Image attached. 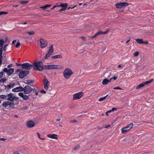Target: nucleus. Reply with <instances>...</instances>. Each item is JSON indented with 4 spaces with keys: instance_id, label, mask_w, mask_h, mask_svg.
<instances>
[{
    "instance_id": "8",
    "label": "nucleus",
    "mask_w": 154,
    "mask_h": 154,
    "mask_svg": "<svg viewBox=\"0 0 154 154\" xmlns=\"http://www.w3.org/2000/svg\"><path fill=\"white\" fill-rule=\"evenodd\" d=\"M128 5V4L127 2H120L115 4V6L117 8H121L125 7Z\"/></svg>"
},
{
    "instance_id": "64",
    "label": "nucleus",
    "mask_w": 154,
    "mask_h": 154,
    "mask_svg": "<svg viewBox=\"0 0 154 154\" xmlns=\"http://www.w3.org/2000/svg\"><path fill=\"white\" fill-rule=\"evenodd\" d=\"M60 119H57V122L60 121Z\"/></svg>"
},
{
    "instance_id": "4",
    "label": "nucleus",
    "mask_w": 154,
    "mask_h": 154,
    "mask_svg": "<svg viewBox=\"0 0 154 154\" xmlns=\"http://www.w3.org/2000/svg\"><path fill=\"white\" fill-rule=\"evenodd\" d=\"M8 98L7 100L11 102H13L14 100L17 101L19 99V98L17 97L13 96L12 93H10L7 95Z\"/></svg>"
},
{
    "instance_id": "26",
    "label": "nucleus",
    "mask_w": 154,
    "mask_h": 154,
    "mask_svg": "<svg viewBox=\"0 0 154 154\" xmlns=\"http://www.w3.org/2000/svg\"><path fill=\"white\" fill-rule=\"evenodd\" d=\"M62 55L60 54L57 55L53 56L51 57V58L52 59H57V58H62Z\"/></svg>"
},
{
    "instance_id": "19",
    "label": "nucleus",
    "mask_w": 154,
    "mask_h": 154,
    "mask_svg": "<svg viewBox=\"0 0 154 154\" xmlns=\"http://www.w3.org/2000/svg\"><path fill=\"white\" fill-rule=\"evenodd\" d=\"M23 88L21 86L17 87L12 89L13 92H17L23 91Z\"/></svg>"
},
{
    "instance_id": "3",
    "label": "nucleus",
    "mask_w": 154,
    "mask_h": 154,
    "mask_svg": "<svg viewBox=\"0 0 154 154\" xmlns=\"http://www.w3.org/2000/svg\"><path fill=\"white\" fill-rule=\"evenodd\" d=\"M133 124L132 123H131L126 127L122 128L121 129V132L122 133H125L129 131L133 127Z\"/></svg>"
},
{
    "instance_id": "12",
    "label": "nucleus",
    "mask_w": 154,
    "mask_h": 154,
    "mask_svg": "<svg viewBox=\"0 0 154 154\" xmlns=\"http://www.w3.org/2000/svg\"><path fill=\"white\" fill-rule=\"evenodd\" d=\"M136 42L138 44H144L147 45L148 44V41H143L142 38H137L135 39Z\"/></svg>"
},
{
    "instance_id": "56",
    "label": "nucleus",
    "mask_w": 154,
    "mask_h": 154,
    "mask_svg": "<svg viewBox=\"0 0 154 154\" xmlns=\"http://www.w3.org/2000/svg\"><path fill=\"white\" fill-rule=\"evenodd\" d=\"M22 64H19V63H17V66H22Z\"/></svg>"
},
{
    "instance_id": "63",
    "label": "nucleus",
    "mask_w": 154,
    "mask_h": 154,
    "mask_svg": "<svg viewBox=\"0 0 154 154\" xmlns=\"http://www.w3.org/2000/svg\"><path fill=\"white\" fill-rule=\"evenodd\" d=\"M76 122V121L75 120H73L72 121H71V122Z\"/></svg>"
},
{
    "instance_id": "50",
    "label": "nucleus",
    "mask_w": 154,
    "mask_h": 154,
    "mask_svg": "<svg viewBox=\"0 0 154 154\" xmlns=\"http://www.w3.org/2000/svg\"><path fill=\"white\" fill-rule=\"evenodd\" d=\"M2 55H1V56L0 55V65L1 64V63L2 62Z\"/></svg>"
},
{
    "instance_id": "45",
    "label": "nucleus",
    "mask_w": 154,
    "mask_h": 154,
    "mask_svg": "<svg viewBox=\"0 0 154 154\" xmlns=\"http://www.w3.org/2000/svg\"><path fill=\"white\" fill-rule=\"evenodd\" d=\"M117 78V77H116V76H114L112 78L110 79H111V80H112V79H113L114 80H116Z\"/></svg>"
},
{
    "instance_id": "25",
    "label": "nucleus",
    "mask_w": 154,
    "mask_h": 154,
    "mask_svg": "<svg viewBox=\"0 0 154 154\" xmlns=\"http://www.w3.org/2000/svg\"><path fill=\"white\" fill-rule=\"evenodd\" d=\"M111 81V79H110L109 80H108L107 79H104L102 82V83L103 85H106L109 82H110Z\"/></svg>"
},
{
    "instance_id": "30",
    "label": "nucleus",
    "mask_w": 154,
    "mask_h": 154,
    "mask_svg": "<svg viewBox=\"0 0 154 154\" xmlns=\"http://www.w3.org/2000/svg\"><path fill=\"white\" fill-rule=\"evenodd\" d=\"M14 103L12 102H10V105H9V108H11V109H13L14 108Z\"/></svg>"
},
{
    "instance_id": "16",
    "label": "nucleus",
    "mask_w": 154,
    "mask_h": 154,
    "mask_svg": "<svg viewBox=\"0 0 154 154\" xmlns=\"http://www.w3.org/2000/svg\"><path fill=\"white\" fill-rule=\"evenodd\" d=\"M10 102L8 101H5L3 102L2 104V106L5 108L8 109Z\"/></svg>"
},
{
    "instance_id": "31",
    "label": "nucleus",
    "mask_w": 154,
    "mask_h": 154,
    "mask_svg": "<svg viewBox=\"0 0 154 154\" xmlns=\"http://www.w3.org/2000/svg\"><path fill=\"white\" fill-rule=\"evenodd\" d=\"M108 96V95H107L106 96H105L104 97H101V98H100L99 99L98 101H103V100H104Z\"/></svg>"
},
{
    "instance_id": "27",
    "label": "nucleus",
    "mask_w": 154,
    "mask_h": 154,
    "mask_svg": "<svg viewBox=\"0 0 154 154\" xmlns=\"http://www.w3.org/2000/svg\"><path fill=\"white\" fill-rule=\"evenodd\" d=\"M57 7H62V8H67V3H65L64 4L60 3V4L57 5Z\"/></svg>"
},
{
    "instance_id": "21",
    "label": "nucleus",
    "mask_w": 154,
    "mask_h": 154,
    "mask_svg": "<svg viewBox=\"0 0 154 154\" xmlns=\"http://www.w3.org/2000/svg\"><path fill=\"white\" fill-rule=\"evenodd\" d=\"M63 68V67L62 65L53 64V69H61Z\"/></svg>"
},
{
    "instance_id": "5",
    "label": "nucleus",
    "mask_w": 154,
    "mask_h": 154,
    "mask_svg": "<svg viewBox=\"0 0 154 154\" xmlns=\"http://www.w3.org/2000/svg\"><path fill=\"white\" fill-rule=\"evenodd\" d=\"M40 46L42 48L46 47L48 45V42L43 38H41L39 40Z\"/></svg>"
},
{
    "instance_id": "24",
    "label": "nucleus",
    "mask_w": 154,
    "mask_h": 154,
    "mask_svg": "<svg viewBox=\"0 0 154 154\" xmlns=\"http://www.w3.org/2000/svg\"><path fill=\"white\" fill-rule=\"evenodd\" d=\"M54 52L53 45H51L49 48V49L47 53L52 55Z\"/></svg>"
},
{
    "instance_id": "18",
    "label": "nucleus",
    "mask_w": 154,
    "mask_h": 154,
    "mask_svg": "<svg viewBox=\"0 0 154 154\" xmlns=\"http://www.w3.org/2000/svg\"><path fill=\"white\" fill-rule=\"evenodd\" d=\"M47 136L49 138L53 139H58V135L55 134H47Z\"/></svg>"
},
{
    "instance_id": "58",
    "label": "nucleus",
    "mask_w": 154,
    "mask_h": 154,
    "mask_svg": "<svg viewBox=\"0 0 154 154\" xmlns=\"http://www.w3.org/2000/svg\"><path fill=\"white\" fill-rule=\"evenodd\" d=\"M0 140L3 141H4L5 140V139L4 138H0Z\"/></svg>"
},
{
    "instance_id": "51",
    "label": "nucleus",
    "mask_w": 154,
    "mask_h": 154,
    "mask_svg": "<svg viewBox=\"0 0 154 154\" xmlns=\"http://www.w3.org/2000/svg\"><path fill=\"white\" fill-rule=\"evenodd\" d=\"M46 7V8H47L51 6V5H48L47 4L45 5Z\"/></svg>"
},
{
    "instance_id": "61",
    "label": "nucleus",
    "mask_w": 154,
    "mask_h": 154,
    "mask_svg": "<svg viewBox=\"0 0 154 154\" xmlns=\"http://www.w3.org/2000/svg\"><path fill=\"white\" fill-rule=\"evenodd\" d=\"M35 95H37L38 94V92L37 91H36L35 93Z\"/></svg>"
},
{
    "instance_id": "32",
    "label": "nucleus",
    "mask_w": 154,
    "mask_h": 154,
    "mask_svg": "<svg viewBox=\"0 0 154 154\" xmlns=\"http://www.w3.org/2000/svg\"><path fill=\"white\" fill-rule=\"evenodd\" d=\"M153 81V79H151L150 80H149L146 82H143L144 84L145 85H147L148 84H149L150 82H152Z\"/></svg>"
},
{
    "instance_id": "7",
    "label": "nucleus",
    "mask_w": 154,
    "mask_h": 154,
    "mask_svg": "<svg viewBox=\"0 0 154 154\" xmlns=\"http://www.w3.org/2000/svg\"><path fill=\"white\" fill-rule=\"evenodd\" d=\"M32 91V89L31 87L29 85H26L23 88V91H24V93L26 94H29Z\"/></svg>"
},
{
    "instance_id": "14",
    "label": "nucleus",
    "mask_w": 154,
    "mask_h": 154,
    "mask_svg": "<svg viewBox=\"0 0 154 154\" xmlns=\"http://www.w3.org/2000/svg\"><path fill=\"white\" fill-rule=\"evenodd\" d=\"M4 41L3 39L0 40V55L2 54V49L4 43Z\"/></svg>"
},
{
    "instance_id": "13",
    "label": "nucleus",
    "mask_w": 154,
    "mask_h": 154,
    "mask_svg": "<svg viewBox=\"0 0 154 154\" xmlns=\"http://www.w3.org/2000/svg\"><path fill=\"white\" fill-rule=\"evenodd\" d=\"M44 85L45 89L47 90L49 88V82L47 79H45L44 80Z\"/></svg>"
},
{
    "instance_id": "41",
    "label": "nucleus",
    "mask_w": 154,
    "mask_h": 154,
    "mask_svg": "<svg viewBox=\"0 0 154 154\" xmlns=\"http://www.w3.org/2000/svg\"><path fill=\"white\" fill-rule=\"evenodd\" d=\"M66 8H62L61 9L59 10V12H61L62 11H64L66 9Z\"/></svg>"
},
{
    "instance_id": "35",
    "label": "nucleus",
    "mask_w": 154,
    "mask_h": 154,
    "mask_svg": "<svg viewBox=\"0 0 154 154\" xmlns=\"http://www.w3.org/2000/svg\"><path fill=\"white\" fill-rule=\"evenodd\" d=\"M7 97V96L2 95H0V99H5Z\"/></svg>"
},
{
    "instance_id": "43",
    "label": "nucleus",
    "mask_w": 154,
    "mask_h": 154,
    "mask_svg": "<svg viewBox=\"0 0 154 154\" xmlns=\"http://www.w3.org/2000/svg\"><path fill=\"white\" fill-rule=\"evenodd\" d=\"M20 44L19 42H17V44L15 45V47L16 48H18L19 46H20Z\"/></svg>"
},
{
    "instance_id": "28",
    "label": "nucleus",
    "mask_w": 154,
    "mask_h": 154,
    "mask_svg": "<svg viewBox=\"0 0 154 154\" xmlns=\"http://www.w3.org/2000/svg\"><path fill=\"white\" fill-rule=\"evenodd\" d=\"M33 82H34L33 80L28 79V80H26L25 81V84H29L30 83H33Z\"/></svg>"
},
{
    "instance_id": "39",
    "label": "nucleus",
    "mask_w": 154,
    "mask_h": 154,
    "mask_svg": "<svg viewBox=\"0 0 154 154\" xmlns=\"http://www.w3.org/2000/svg\"><path fill=\"white\" fill-rule=\"evenodd\" d=\"M8 46V44H5L4 46L3 47V49H2V50H3V51H5L6 50V47Z\"/></svg>"
},
{
    "instance_id": "29",
    "label": "nucleus",
    "mask_w": 154,
    "mask_h": 154,
    "mask_svg": "<svg viewBox=\"0 0 154 154\" xmlns=\"http://www.w3.org/2000/svg\"><path fill=\"white\" fill-rule=\"evenodd\" d=\"M145 86L144 84L143 83L140 84L138 85L136 87V89H138L142 87H144Z\"/></svg>"
},
{
    "instance_id": "9",
    "label": "nucleus",
    "mask_w": 154,
    "mask_h": 154,
    "mask_svg": "<svg viewBox=\"0 0 154 154\" xmlns=\"http://www.w3.org/2000/svg\"><path fill=\"white\" fill-rule=\"evenodd\" d=\"M22 69L29 70L32 68V65L31 64L26 63L22 64Z\"/></svg>"
},
{
    "instance_id": "10",
    "label": "nucleus",
    "mask_w": 154,
    "mask_h": 154,
    "mask_svg": "<svg viewBox=\"0 0 154 154\" xmlns=\"http://www.w3.org/2000/svg\"><path fill=\"white\" fill-rule=\"evenodd\" d=\"M3 72H6L8 75H10L12 74L14 72V69L13 68H10L8 69L7 68H5L3 70Z\"/></svg>"
},
{
    "instance_id": "48",
    "label": "nucleus",
    "mask_w": 154,
    "mask_h": 154,
    "mask_svg": "<svg viewBox=\"0 0 154 154\" xmlns=\"http://www.w3.org/2000/svg\"><path fill=\"white\" fill-rule=\"evenodd\" d=\"M114 89H122L121 88H120L119 87L117 86L114 88Z\"/></svg>"
},
{
    "instance_id": "37",
    "label": "nucleus",
    "mask_w": 154,
    "mask_h": 154,
    "mask_svg": "<svg viewBox=\"0 0 154 154\" xmlns=\"http://www.w3.org/2000/svg\"><path fill=\"white\" fill-rule=\"evenodd\" d=\"M139 52L137 51L136 52L133 54V56L134 57H137L139 55Z\"/></svg>"
},
{
    "instance_id": "57",
    "label": "nucleus",
    "mask_w": 154,
    "mask_h": 154,
    "mask_svg": "<svg viewBox=\"0 0 154 154\" xmlns=\"http://www.w3.org/2000/svg\"><path fill=\"white\" fill-rule=\"evenodd\" d=\"M16 42V40H14L12 42V44H14L15 43V42Z\"/></svg>"
},
{
    "instance_id": "53",
    "label": "nucleus",
    "mask_w": 154,
    "mask_h": 154,
    "mask_svg": "<svg viewBox=\"0 0 154 154\" xmlns=\"http://www.w3.org/2000/svg\"><path fill=\"white\" fill-rule=\"evenodd\" d=\"M57 7V5H55L53 6V8H52L51 9L53 10L56 7Z\"/></svg>"
},
{
    "instance_id": "34",
    "label": "nucleus",
    "mask_w": 154,
    "mask_h": 154,
    "mask_svg": "<svg viewBox=\"0 0 154 154\" xmlns=\"http://www.w3.org/2000/svg\"><path fill=\"white\" fill-rule=\"evenodd\" d=\"M7 79L6 78H2L0 79V82L5 83Z\"/></svg>"
},
{
    "instance_id": "40",
    "label": "nucleus",
    "mask_w": 154,
    "mask_h": 154,
    "mask_svg": "<svg viewBox=\"0 0 154 154\" xmlns=\"http://www.w3.org/2000/svg\"><path fill=\"white\" fill-rule=\"evenodd\" d=\"M37 134L38 136V137L40 139L42 140H45V138H42L40 137V136L38 132L37 133Z\"/></svg>"
},
{
    "instance_id": "44",
    "label": "nucleus",
    "mask_w": 154,
    "mask_h": 154,
    "mask_svg": "<svg viewBox=\"0 0 154 154\" xmlns=\"http://www.w3.org/2000/svg\"><path fill=\"white\" fill-rule=\"evenodd\" d=\"M40 92L42 93L45 94L46 93V91L44 90H42L40 91Z\"/></svg>"
},
{
    "instance_id": "15",
    "label": "nucleus",
    "mask_w": 154,
    "mask_h": 154,
    "mask_svg": "<svg viewBox=\"0 0 154 154\" xmlns=\"http://www.w3.org/2000/svg\"><path fill=\"white\" fill-rule=\"evenodd\" d=\"M35 125V123L32 120H29L27 122L26 126L28 128H32Z\"/></svg>"
},
{
    "instance_id": "42",
    "label": "nucleus",
    "mask_w": 154,
    "mask_h": 154,
    "mask_svg": "<svg viewBox=\"0 0 154 154\" xmlns=\"http://www.w3.org/2000/svg\"><path fill=\"white\" fill-rule=\"evenodd\" d=\"M7 13H8L7 12L1 11L0 12V15H3V14H7Z\"/></svg>"
},
{
    "instance_id": "49",
    "label": "nucleus",
    "mask_w": 154,
    "mask_h": 154,
    "mask_svg": "<svg viewBox=\"0 0 154 154\" xmlns=\"http://www.w3.org/2000/svg\"><path fill=\"white\" fill-rule=\"evenodd\" d=\"M3 75V72H0V78L2 77Z\"/></svg>"
},
{
    "instance_id": "60",
    "label": "nucleus",
    "mask_w": 154,
    "mask_h": 154,
    "mask_svg": "<svg viewBox=\"0 0 154 154\" xmlns=\"http://www.w3.org/2000/svg\"><path fill=\"white\" fill-rule=\"evenodd\" d=\"M118 66L119 68H120L121 67V64H119Z\"/></svg>"
},
{
    "instance_id": "6",
    "label": "nucleus",
    "mask_w": 154,
    "mask_h": 154,
    "mask_svg": "<svg viewBox=\"0 0 154 154\" xmlns=\"http://www.w3.org/2000/svg\"><path fill=\"white\" fill-rule=\"evenodd\" d=\"M84 95V93L82 92H79L73 95V100H75L80 99Z\"/></svg>"
},
{
    "instance_id": "46",
    "label": "nucleus",
    "mask_w": 154,
    "mask_h": 154,
    "mask_svg": "<svg viewBox=\"0 0 154 154\" xmlns=\"http://www.w3.org/2000/svg\"><path fill=\"white\" fill-rule=\"evenodd\" d=\"M79 146L77 145L74 148V150H76V149H79Z\"/></svg>"
},
{
    "instance_id": "59",
    "label": "nucleus",
    "mask_w": 154,
    "mask_h": 154,
    "mask_svg": "<svg viewBox=\"0 0 154 154\" xmlns=\"http://www.w3.org/2000/svg\"><path fill=\"white\" fill-rule=\"evenodd\" d=\"M110 126V125H109L106 126H105V128H108V127H109Z\"/></svg>"
},
{
    "instance_id": "17",
    "label": "nucleus",
    "mask_w": 154,
    "mask_h": 154,
    "mask_svg": "<svg viewBox=\"0 0 154 154\" xmlns=\"http://www.w3.org/2000/svg\"><path fill=\"white\" fill-rule=\"evenodd\" d=\"M109 32V30H107L105 32H103L102 31H99L97 33H96L94 35L92 36V38H94L100 34H107Z\"/></svg>"
},
{
    "instance_id": "55",
    "label": "nucleus",
    "mask_w": 154,
    "mask_h": 154,
    "mask_svg": "<svg viewBox=\"0 0 154 154\" xmlns=\"http://www.w3.org/2000/svg\"><path fill=\"white\" fill-rule=\"evenodd\" d=\"M75 7H73L72 8H71V7H69L68 8H67V9L68 10H69V9H72V8H75Z\"/></svg>"
},
{
    "instance_id": "23",
    "label": "nucleus",
    "mask_w": 154,
    "mask_h": 154,
    "mask_svg": "<svg viewBox=\"0 0 154 154\" xmlns=\"http://www.w3.org/2000/svg\"><path fill=\"white\" fill-rule=\"evenodd\" d=\"M14 85V83L10 84L5 86V89H6L9 90L13 88Z\"/></svg>"
},
{
    "instance_id": "62",
    "label": "nucleus",
    "mask_w": 154,
    "mask_h": 154,
    "mask_svg": "<svg viewBox=\"0 0 154 154\" xmlns=\"http://www.w3.org/2000/svg\"><path fill=\"white\" fill-rule=\"evenodd\" d=\"M13 154H19L17 152H15Z\"/></svg>"
},
{
    "instance_id": "1",
    "label": "nucleus",
    "mask_w": 154,
    "mask_h": 154,
    "mask_svg": "<svg viewBox=\"0 0 154 154\" xmlns=\"http://www.w3.org/2000/svg\"><path fill=\"white\" fill-rule=\"evenodd\" d=\"M32 65L33 69L36 70L41 71L44 69V66L43 63L41 61L35 62L33 63Z\"/></svg>"
},
{
    "instance_id": "20",
    "label": "nucleus",
    "mask_w": 154,
    "mask_h": 154,
    "mask_svg": "<svg viewBox=\"0 0 154 154\" xmlns=\"http://www.w3.org/2000/svg\"><path fill=\"white\" fill-rule=\"evenodd\" d=\"M19 95L22 97L23 99L25 100H27L29 98V97L26 95H24L22 93H19L18 94Z\"/></svg>"
},
{
    "instance_id": "47",
    "label": "nucleus",
    "mask_w": 154,
    "mask_h": 154,
    "mask_svg": "<svg viewBox=\"0 0 154 154\" xmlns=\"http://www.w3.org/2000/svg\"><path fill=\"white\" fill-rule=\"evenodd\" d=\"M40 8H42V9H46V6L45 5L44 6H42V7H40Z\"/></svg>"
},
{
    "instance_id": "22",
    "label": "nucleus",
    "mask_w": 154,
    "mask_h": 154,
    "mask_svg": "<svg viewBox=\"0 0 154 154\" xmlns=\"http://www.w3.org/2000/svg\"><path fill=\"white\" fill-rule=\"evenodd\" d=\"M44 69H53V65H47L44 66Z\"/></svg>"
},
{
    "instance_id": "33",
    "label": "nucleus",
    "mask_w": 154,
    "mask_h": 154,
    "mask_svg": "<svg viewBox=\"0 0 154 154\" xmlns=\"http://www.w3.org/2000/svg\"><path fill=\"white\" fill-rule=\"evenodd\" d=\"M51 55V54H48V53H47L45 57V58L46 59H47Z\"/></svg>"
},
{
    "instance_id": "52",
    "label": "nucleus",
    "mask_w": 154,
    "mask_h": 154,
    "mask_svg": "<svg viewBox=\"0 0 154 154\" xmlns=\"http://www.w3.org/2000/svg\"><path fill=\"white\" fill-rule=\"evenodd\" d=\"M12 65V64H10V65H8L7 66V67L8 68H10L11 67V66Z\"/></svg>"
},
{
    "instance_id": "2",
    "label": "nucleus",
    "mask_w": 154,
    "mask_h": 154,
    "mask_svg": "<svg viewBox=\"0 0 154 154\" xmlns=\"http://www.w3.org/2000/svg\"><path fill=\"white\" fill-rule=\"evenodd\" d=\"M73 74L72 71L68 68H66L63 72V76L66 79H69Z\"/></svg>"
},
{
    "instance_id": "54",
    "label": "nucleus",
    "mask_w": 154,
    "mask_h": 154,
    "mask_svg": "<svg viewBox=\"0 0 154 154\" xmlns=\"http://www.w3.org/2000/svg\"><path fill=\"white\" fill-rule=\"evenodd\" d=\"M116 108H114V107H113L112 108V109H111V111H113L114 110H116Z\"/></svg>"
},
{
    "instance_id": "36",
    "label": "nucleus",
    "mask_w": 154,
    "mask_h": 154,
    "mask_svg": "<svg viewBox=\"0 0 154 154\" xmlns=\"http://www.w3.org/2000/svg\"><path fill=\"white\" fill-rule=\"evenodd\" d=\"M28 1H21L20 2V3L22 5H25L28 3Z\"/></svg>"
},
{
    "instance_id": "38",
    "label": "nucleus",
    "mask_w": 154,
    "mask_h": 154,
    "mask_svg": "<svg viewBox=\"0 0 154 154\" xmlns=\"http://www.w3.org/2000/svg\"><path fill=\"white\" fill-rule=\"evenodd\" d=\"M27 33L29 35H33L35 34V33H34V32H33V31L28 32Z\"/></svg>"
},
{
    "instance_id": "11",
    "label": "nucleus",
    "mask_w": 154,
    "mask_h": 154,
    "mask_svg": "<svg viewBox=\"0 0 154 154\" xmlns=\"http://www.w3.org/2000/svg\"><path fill=\"white\" fill-rule=\"evenodd\" d=\"M29 73V71L27 70L21 71L19 74V77L20 79L25 77Z\"/></svg>"
}]
</instances>
